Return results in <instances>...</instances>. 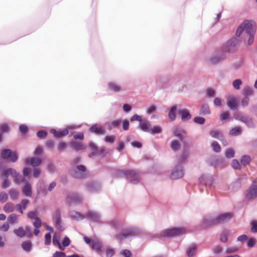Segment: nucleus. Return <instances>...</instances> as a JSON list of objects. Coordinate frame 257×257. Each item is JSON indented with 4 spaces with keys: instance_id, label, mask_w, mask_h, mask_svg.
Instances as JSON below:
<instances>
[{
    "instance_id": "obj_20",
    "label": "nucleus",
    "mask_w": 257,
    "mask_h": 257,
    "mask_svg": "<svg viewBox=\"0 0 257 257\" xmlns=\"http://www.w3.org/2000/svg\"><path fill=\"white\" fill-rule=\"evenodd\" d=\"M151 127V124L150 122L147 120H143L139 123L137 128L140 129L144 132L149 133Z\"/></svg>"
},
{
    "instance_id": "obj_4",
    "label": "nucleus",
    "mask_w": 257,
    "mask_h": 257,
    "mask_svg": "<svg viewBox=\"0 0 257 257\" xmlns=\"http://www.w3.org/2000/svg\"><path fill=\"white\" fill-rule=\"evenodd\" d=\"M234 117L235 119L244 123L248 128H254L255 127L253 118L246 114L238 112L234 114Z\"/></svg>"
},
{
    "instance_id": "obj_44",
    "label": "nucleus",
    "mask_w": 257,
    "mask_h": 257,
    "mask_svg": "<svg viewBox=\"0 0 257 257\" xmlns=\"http://www.w3.org/2000/svg\"><path fill=\"white\" fill-rule=\"evenodd\" d=\"M228 231L224 230L221 232L220 235V240L224 243H226L228 241Z\"/></svg>"
},
{
    "instance_id": "obj_29",
    "label": "nucleus",
    "mask_w": 257,
    "mask_h": 257,
    "mask_svg": "<svg viewBox=\"0 0 257 257\" xmlns=\"http://www.w3.org/2000/svg\"><path fill=\"white\" fill-rule=\"evenodd\" d=\"M209 134L212 138L218 139L220 141H223L224 140V136L222 132L219 130H211Z\"/></svg>"
},
{
    "instance_id": "obj_58",
    "label": "nucleus",
    "mask_w": 257,
    "mask_h": 257,
    "mask_svg": "<svg viewBox=\"0 0 257 257\" xmlns=\"http://www.w3.org/2000/svg\"><path fill=\"white\" fill-rule=\"evenodd\" d=\"M19 131L22 134L26 135L28 131V127L25 124H21L19 126Z\"/></svg>"
},
{
    "instance_id": "obj_43",
    "label": "nucleus",
    "mask_w": 257,
    "mask_h": 257,
    "mask_svg": "<svg viewBox=\"0 0 257 257\" xmlns=\"http://www.w3.org/2000/svg\"><path fill=\"white\" fill-rule=\"evenodd\" d=\"M37 190L39 193L46 195L47 193V189L46 188L45 185L43 183H40L37 185Z\"/></svg>"
},
{
    "instance_id": "obj_26",
    "label": "nucleus",
    "mask_w": 257,
    "mask_h": 257,
    "mask_svg": "<svg viewBox=\"0 0 257 257\" xmlns=\"http://www.w3.org/2000/svg\"><path fill=\"white\" fill-rule=\"evenodd\" d=\"M87 188L90 192L94 193L99 190L100 186L97 183L90 182L87 184Z\"/></svg>"
},
{
    "instance_id": "obj_56",
    "label": "nucleus",
    "mask_w": 257,
    "mask_h": 257,
    "mask_svg": "<svg viewBox=\"0 0 257 257\" xmlns=\"http://www.w3.org/2000/svg\"><path fill=\"white\" fill-rule=\"evenodd\" d=\"M47 135V132L44 130H41L38 131L37 133V137L40 139L45 138Z\"/></svg>"
},
{
    "instance_id": "obj_2",
    "label": "nucleus",
    "mask_w": 257,
    "mask_h": 257,
    "mask_svg": "<svg viewBox=\"0 0 257 257\" xmlns=\"http://www.w3.org/2000/svg\"><path fill=\"white\" fill-rule=\"evenodd\" d=\"M244 32L247 36L254 35L255 30L252 25L248 21L242 23L237 29L236 35L239 37L241 34Z\"/></svg>"
},
{
    "instance_id": "obj_42",
    "label": "nucleus",
    "mask_w": 257,
    "mask_h": 257,
    "mask_svg": "<svg viewBox=\"0 0 257 257\" xmlns=\"http://www.w3.org/2000/svg\"><path fill=\"white\" fill-rule=\"evenodd\" d=\"M227 104L231 110H235L237 109V103L236 100L233 98L228 100Z\"/></svg>"
},
{
    "instance_id": "obj_13",
    "label": "nucleus",
    "mask_w": 257,
    "mask_h": 257,
    "mask_svg": "<svg viewBox=\"0 0 257 257\" xmlns=\"http://www.w3.org/2000/svg\"><path fill=\"white\" fill-rule=\"evenodd\" d=\"M103 246V242L99 239L95 238L92 239V243L90 245V247L93 250L95 251L99 254H100L101 252L102 251Z\"/></svg>"
},
{
    "instance_id": "obj_49",
    "label": "nucleus",
    "mask_w": 257,
    "mask_h": 257,
    "mask_svg": "<svg viewBox=\"0 0 257 257\" xmlns=\"http://www.w3.org/2000/svg\"><path fill=\"white\" fill-rule=\"evenodd\" d=\"M211 147L214 152L219 153L221 151V147L218 142L214 141L211 144Z\"/></svg>"
},
{
    "instance_id": "obj_16",
    "label": "nucleus",
    "mask_w": 257,
    "mask_h": 257,
    "mask_svg": "<svg viewBox=\"0 0 257 257\" xmlns=\"http://www.w3.org/2000/svg\"><path fill=\"white\" fill-rule=\"evenodd\" d=\"M53 219L55 221V224L56 227L59 229L61 231H63L64 228L62 226V219L61 216V213L58 209H57L54 214Z\"/></svg>"
},
{
    "instance_id": "obj_57",
    "label": "nucleus",
    "mask_w": 257,
    "mask_h": 257,
    "mask_svg": "<svg viewBox=\"0 0 257 257\" xmlns=\"http://www.w3.org/2000/svg\"><path fill=\"white\" fill-rule=\"evenodd\" d=\"M130 120L131 122L138 121L141 122L143 120L142 119V117L141 115L135 114L131 117Z\"/></svg>"
},
{
    "instance_id": "obj_27",
    "label": "nucleus",
    "mask_w": 257,
    "mask_h": 257,
    "mask_svg": "<svg viewBox=\"0 0 257 257\" xmlns=\"http://www.w3.org/2000/svg\"><path fill=\"white\" fill-rule=\"evenodd\" d=\"M86 217L94 221L98 222L100 220V215L98 212L89 211L86 213Z\"/></svg>"
},
{
    "instance_id": "obj_31",
    "label": "nucleus",
    "mask_w": 257,
    "mask_h": 257,
    "mask_svg": "<svg viewBox=\"0 0 257 257\" xmlns=\"http://www.w3.org/2000/svg\"><path fill=\"white\" fill-rule=\"evenodd\" d=\"M197 246L192 245L188 247L186 249V254L188 257H193L196 253Z\"/></svg>"
},
{
    "instance_id": "obj_46",
    "label": "nucleus",
    "mask_w": 257,
    "mask_h": 257,
    "mask_svg": "<svg viewBox=\"0 0 257 257\" xmlns=\"http://www.w3.org/2000/svg\"><path fill=\"white\" fill-rule=\"evenodd\" d=\"M162 133V128L160 126H155L151 127L149 133L153 135L161 134Z\"/></svg>"
},
{
    "instance_id": "obj_10",
    "label": "nucleus",
    "mask_w": 257,
    "mask_h": 257,
    "mask_svg": "<svg viewBox=\"0 0 257 257\" xmlns=\"http://www.w3.org/2000/svg\"><path fill=\"white\" fill-rule=\"evenodd\" d=\"M184 175V171L181 165H176L172 170L171 178L173 180H177L183 177Z\"/></svg>"
},
{
    "instance_id": "obj_55",
    "label": "nucleus",
    "mask_w": 257,
    "mask_h": 257,
    "mask_svg": "<svg viewBox=\"0 0 257 257\" xmlns=\"http://www.w3.org/2000/svg\"><path fill=\"white\" fill-rule=\"evenodd\" d=\"M231 166L234 169L239 170L240 169L241 166L238 162L236 159H233L232 161Z\"/></svg>"
},
{
    "instance_id": "obj_45",
    "label": "nucleus",
    "mask_w": 257,
    "mask_h": 257,
    "mask_svg": "<svg viewBox=\"0 0 257 257\" xmlns=\"http://www.w3.org/2000/svg\"><path fill=\"white\" fill-rule=\"evenodd\" d=\"M1 178L3 180V182L2 185V188L4 189L8 188L10 185L8 177L5 175H3V173H1Z\"/></svg>"
},
{
    "instance_id": "obj_39",
    "label": "nucleus",
    "mask_w": 257,
    "mask_h": 257,
    "mask_svg": "<svg viewBox=\"0 0 257 257\" xmlns=\"http://www.w3.org/2000/svg\"><path fill=\"white\" fill-rule=\"evenodd\" d=\"M108 87L110 90L115 92H118L121 90V87L113 82H110L108 83Z\"/></svg>"
},
{
    "instance_id": "obj_12",
    "label": "nucleus",
    "mask_w": 257,
    "mask_h": 257,
    "mask_svg": "<svg viewBox=\"0 0 257 257\" xmlns=\"http://www.w3.org/2000/svg\"><path fill=\"white\" fill-rule=\"evenodd\" d=\"M257 197V181L255 180L250 185L249 189L246 194L247 199H252Z\"/></svg>"
},
{
    "instance_id": "obj_9",
    "label": "nucleus",
    "mask_w": 257,
    "mask_h": 257,
    "mask_svg": "<svg viewBox=\"0 0 257 257\" xmlns=\"http://www.w3.org/2000/svg\"><path fill=\"white\" fill-rule=\"evenodd\" d=\"M225 57V53L223 50H218L212 54L209 59V61L212 64H216L222 61Z\"/></svg>"
},
{
    "instance_id": "obj_32",
    "label": "nucleus",
    "mask_w": 257,
    "mask_h": 257,
    "mask_svg": "<svg viewBox=\"0 0 257 257\" xmlns=\"http://www.w3.org/2000/svg\"><path fill=\"white\" fill-rule=\"evenodd\" d=\"M170 79L168 77L161 78L157 81L158 85H160V88L165 89L168 86Z\"/></svg>"
},
{
    "instance_id": "obj_52",
    "label": "nucleus",
    "mask_w": 257,
    "mask_h": 257,
    "mask_svg": "<svg viewBox=\"0 0 257 257\" xmlns=\"http://www.w3.org/2000/svg\"><path fill=\"white\" fill-rule=\"evenodd\" d=\"M234 151L232 149H228L225 152V157L227 158H232L234 156Z\"/></svg>"
},
{
    "instance_id": "obj_8",
    "label": "nucleus",
    "mask_w": 257,
    "mask_h": 257,
    "mask_svg": "<svg viewBox=\"0 0 257 257\" xmlns=\"http://www.w3.org/2000/svg\"><path fill=\"white\" fill-rule=\"evenodd\" d=\"M1 157L4 160L10 159L11 162H16L18 159V156L16 152H13L9 149H5L2 150Z\"/></svg>"
},
{
    "instance_id": "obj_30",
    "label": "nucleus",
    "mask_w": 257,
    "mask_h": 257,
    "mask_svg": "<svg viewBox=\"0 0 257 257\" xmlns=\"http://www.w3.org/2000/svg\"><path fill=\"white\" fill-rule=\"evenodd\" d=\"M241 186V180L240 179H238L236 181L232 182L229 185V189L231 191L234 192L238 190Z\"/></svg>"
},
{
    "instance_id": "obj_22",
    "label": "nucleus",
    "mask_w": 257,
    "mask_h": 257,
    "mask_svg": "<svg viewBox=\"0 0 257 257\" xmlns=\"http://www.w3.org/2000/svg\"><path fill=\"white\" fill-rule=\"evenodd\" d=\"M89 131L97 135H101L104 133L105 130L102 126H98L97 124L92 125L90 128Z\"/></svg>"
},
{
    "instance_id": "obj_1",
    "label": "nucleus",
    "mask_w": 257,
    "mask_h": 257,
    "mask_svg": "<svg viewBox=\"0 0 257 257\" xmlns=\"http://www.w3.org/2000/svg\"><path fill=\"white\" fill-rule=\"evenodd\" d=\"M141 232V230L138 227L132 226L125 229L119 234H116L114 238L118 241L122 240L131 237L136 236Z\"/></svg>"
},
{
    "instance_id": "obj_17",
    "label": "nucleus",
    "mask_w": 257,
    "mask_h": 257,
    "mask_svg": "<svg viewBox=\"0 0 257 257\" xmlns=\"http://www.w3.org/2000/svg\"><path fill=\"white\" fill-rule=\"evenodd\" d=\"M3 175H5L9 178V176H11L14 179V181L17 182L18 181V177H19V173L16 170L13 168L7 169L2 172Z\"/></svg>"
},
{
    "instance_id": "obj_50",
    "label": "nucleus",
    "mask_w": 257,
    "mask_h": 257,
    "mask_svg": "<svg viewBox=\"0 0 257 257\" xmlns=\"http://www.w3.org/2000/svg\"><path fill=\"white\" fill-rule=\"evenodd\" d=\"M9 194L11 199L13 200L18 198V192L15 189H11L9 190Z\"/></svg>"
},
{
    "instance_id": "obj_28",
    "label": "nucleus",
    "mask_w": 257,
    "mask_h": 257,
    "mask_svg": "<svg viewBox=\"0 0 257 257\" xmlns=\"http://www.w3.org/2000/svg\"><path fill=\"white\" fill-rule=\"evenodd\" d=\"M177 106L176 105H173L169 110L168 117L172 121H174L176 118V112Z\"/></svg>"
},
{
    "instance_id": "obj_62",
    "label": "nucleus",
    "mask_w": 257,
    "mask_h": 257,
    "mask_svg": "<svg viewBox=\"0 0 257 257\" xmlns=\"http://www.w3.org/2000/svg\"><path fill=\"white\" fill-rule=\"evenodd\" d=\"M120 253L124 257H132V256L131 251L128 249H122Z\"/></svg>"
},
{
    "instance_id": "obj_11",
    "label": "nucleus",
    "mask_w": 257,
    "mask_h": 257,
    "mask_svg": "<svg viewBox=\"0 0 257 257\" xmlns=\"http://www.w3.org/2000/svg\"><path fill=\"white\" fill-rule=\"evenodd\" d=\"M217 224L216 218L212 216L205 217L202 220L201 226L203 229H207Z\"/></svg>"
},
{
    "instance_id": "obj_34",
    "label": "nucleus",
    "mask_w": 257,
    "mask_h": 257,
    "mask_svg": "<svg viewBox=\"0 0 257 257\" xmlns=\"http://www.w3.org/2000/svg\"><path fill=\"white\" fill-rule=\"evenodd\" d=\"M14 233L19 237L23 238L26 236V231L23 227H19L17 229L14 230Z\"/></svg>"
},
{
    "instance_id": "obj_48",
    "label": "nucleus",
    "mask_w": 257,
    "mask_h": 257,
    "mask_svg": "<svg viewBox=\"0 0 257 257\" xmlns=\"http://www.w3.org/2000/svg\"><path fill=\"white\" fill-rule=\"evenodd\" d=\"M18 219V216L16 214L13 213V214H11V215H10L9 216V217L8 218V220L10 224H13L16 222Z\"/></svg>"
},
{
    "instance_id": "obj_36",
    "label": "nucleus",
    "mask_w": 257,
    "mask_h": 257,
    "mask_svg": "<svg viewBox=\"0 0 257 257\" xmlns=\"http://www.w3.org/2000/svg\"><path fill=\"white\" fill-rule=\"evenodd\" d=\"M71 146L72 148L76 152L79 150H84L85 149V147L84 146V145L76 142H71Z\"/></svg>"
},
{
    "instance_id": "obj_7",
    "label": "nucleus",
    "mask_w": 257,
    "mask_h": 257,
    "mask_svg": "<svg viewBox=\"0 0 257 257\" xmlns=\"http://www.w3.org/2000/svg\"><path fill=\"white\" fill-rule=\"evenodd\" d=\"M123 174L127 180L131 183L137 184L140 181L139 174L134 170H126L124 172Z\"/></svg>"
},
{
    "instance_id": "obj_61",
    "label": "nucleus",
    "mask_w": 257,
    "mask_h": 257,
    "mask_svg": "<svg viewBox=\"0 0 257 257\" xmlns=\"http://www.w3.org/2000/svg\"><path fill=\"white\" fill-rule=\"evenodd\" d=\"M51 241V235L50 233H47L45 236V244L49 245Z\"/></svg>"
},
{
    "instance_id": "obj_14",
    "label": "nucleus",
    "mask_w": 257,
    "mask_h": 257,
    "mask_svg": "<svg viewBox=\"0 0 257 257\" xmlns=\"http://www.w3.org/2000/svg\"><path fill=\"white\" fill-rule=\"evenodd\" d=\"M233 216V214L230 212H226L218 215L216 218L217 224H221L228 221Z\"/></svg>"
},
{
    "instance_id": "obj_5",
    "label": "nucleus",
    "mask_w": 257,
    "mask_h": 257,
    "mask_svg": "<svg viewBox=\"0 0 257 257\" xmlns=\"http://www.w3.org/2000/svg\"><path fill=\"white\" fill-rule=\"evenodd\" d=\"M70 174L74 178L82 179L86 176V168L82 165H79L75 168H71L69 171Z\"/></svg>"
},
{
    "instance_id": "obj_53",
    "label": "nucleus",
    "mask_w": 257,
    "mask_h": 257,
    "mask_svg": "<svg viewBox=\"0 0 257 257\" xmlns=\"http://www.w3.org/2000/svg\"><path fill=\"white\" fill-rule=\"evenodd\" d=\"M229 117V113L228 111H224L220 115V120L223 122Z\"/></svg>"
},
{
    "instance_id": "obj_38",
    "label": "nucleus",
    "mask_w": 257,
    "mask_h": 257,
    "mask_svg": "<svg viewBox=\"0 0 257 257\" xmlns=\"http://www.w3.org/2000/svg\"><path fill=\"white\" fill-rule=\"evenodd\" d=\"M242 128L240 126H237L232 128L229 132L230 135L233 136H237L241 134Z\"/></svg>"
},
{
    "instance_id": "obj_59",
    "label": "nucleus",
    "mask_w": 257,
    "mask_h": 257,
    "mask_svg": "<svg viewBox=\"0 0 257 257\" xmlns=\"http://www.w3.org/2000/svg\"><path fill=\"white\" fill-rule=\"evenodd\" d=\"M194 121L199 124H203L205 121V119L202 117L196 116L194 118Z\"/></svg>"
},
{
    "instance_id": "obj_63",
    "label": "nucleus",
    "mask_w": 257,
    "mask_h": 257,
    "mask_svg": "<svg viewBox=\"0 0 257 257\" xmlns=\"http://www.w3.org/2000/svg\"><path fill=\"white\" fill-rule=\"evenodd\" d=\"M251 225V231L252 232L256 233L257 232V221H252L250 223Z\"/></svg>"
},
{
    "instance_id": "obj_19",
    "label": "nucleus",
    "mask_w": 257,
    "mask_h": 257,
    "mask_svg": "<svg viewBox=\"0 0 257 257\" xmlns=\"http://www.w3.org/2000/svg\"><path fill=\"white\" fill-rule=\"evenodd\" d=\"M189 145L183 147V150L182 154L178 158V162L179 163H185L189 157V153L188 150Z\"/></svg>"
},
{
    "instance_id": "obj_35",
    "label": "nucleus",
    "mask_w": 257,
    "mask_h": 257,
    "mask_svg": "<svg viewBox=\"0 0 257 257\" xmlns=\"http://www.w3.org/2000/svg\"><path fill=\"white\" fill-rule=\"evenodd\" d=\"M121 122V119H117L112 121L108 125V129L111 130L113 128H118Z\"/></svg>"
},
{
    "instance_id": "obj_47",
    "label": "nucleus",
    "mask_w": 257,
    "mask_h": 257,
    "mask_svg": "<svg viewBox=\"0 0 257 257\" xmlns=\"http://www.w3.org/2000/svg\"><path fill=\"white\" fill-rule=\"evenodd\" d=\"M4 210L6 212H12L14 210V207L11 203H6L4 207Z\"/></svg>"
},
{
    "instance_id": "obj_41",
    "label": "nucleus",
    "mask_w": 257,
    "mask_h": 257,
    "mask_svg": "<svg viewBox=\"0 0 257 257\" xmlns=\"http://www.w3.org/2000/svg\"><path fill=\"white\" fill-rule=\"evenodd\" d=\"M250 162L251 158L249 155H243L241 158L240 163L244 166L248 165Z\"/></svg>"
},
{
    "instance_id": "obj_3",
    "label": "nucleus",
    "mask_w": 257,
    "mask_h": 257,
    "mask_svg": "<svg viewBox=\"0 0 257 257\" xmlns=\"http://www.w3.org/2000/svg\"><path fill=\"white\" fill-rule=\"evenodd\" d=\"M186 229L183 227H172L163 230L161 233V236L165 237L178 236L185 233Z\"/></svg>"
},
{
    "instance_id": "obj_54",
    "label": "nucleus",
    "mask_w": 257,
    "mask_h": 257,
    "mask_svg": "<svg viewBox=\"0 0 257 257\" xmlns=\"http://www.w3.org/2000/svg\"><path fill=\"white\" fill-rule=\"evenodd\" d=\"M241 84L242 81L241 79H237L233 81L232 85L235 89L238 90L240 89V86L241 85Z\"/></svg>"
},
{
    "instance_id": "obj_18",
    "label": "nucleus",
    "mask_w": 257,
    "mask_h": 257,
    "mask_svg": "<svg viewBox=\"0 0 257 257\" xmlns=\"http://www.w3.org/2000/svg\"><path fill=\"white\" fill-rule=\"evenodd\" d=\"M41 163L42 159L38 157L27 158L25 161V165H30L34 167L39 166Z\"/></svg>"
},
{
    "instance_id": "obj_37",
    "label": "nucleus",
    "mask_w": 257,
    "mask_h": 257,
    "mask_svg": "<svg viewBox=\"0 0 257 257\" xmlns=\"http://www.w3.org/2000/svg\"><path fill=\"white\" fill-rule=\"evenodd\" d=\"M211 113L209 107L207 104L202 105L199 111L200 115L209 114Z\"/></svg>"
},
{
    "instance_id": "obj_25",
    "label": "nucleus",
    "mask_w": 257,
    "mask_h": 257,
    "mask_svg": "<svg viewBox=\"0 0 257 257\" xmlns=\"http://www.w3.org/2000/svg\"><path fill=\"white\" fill-rule=\"evenodd\" d=\"M179 113L181 116V120L183 121L188 120L191 118V115L187 109H182L179 110Z\"/></svg>"
},
{
    "instance_id": "obj_6",
    "label": "nucleus",
    "mask_w": 257,
    "mask_h": 257,
    "mask_svg": "<svg viewBox=\"0 0 257 257\" xmlns=\"http://www.w3.org/2000/svg\"><path fill=\"white\" fill-rule=\"evenodd\" d=\"M239 43V41L236 38L233 37L223 45L222 50L224 52H234L237 49V45H238Z\"/></svg>"
},
{
    "instance_id": "obj_51",
    "label": "nucleus",
    "mask_w": 257,
    "mask_h": 257,
    "mask_svg": "<svg viewBox=\"0 0 257 257\" xmlns=\"http://www.w3.org/2000/svg\"><path fill=\"white\" fill-rule=\"evenodd\" d=\"M171 147L173 151H176L180 148V144L177 141H173L171 144Z\"/></svg>"
},
{
    "instance_id": "obj_23",
    "label": "nucleus",
    "mask_w": 257,
    "mask_h": 257,
    "mask_svg": "<svg viewBox=\"0 0 257 257\" xmlns=\"http://www.w3.org/2000/svg\"><path fill=\"white\" fill-rule=\"evenodd\" d=\"M67 199L72 203L77 204L81 202L82 201L83 198L81 195L74 193L68 196Z\"/></svg>"
},
{
    "instance_id": "obj_15",
    "label": "nucleus",
    "mask_w": 257,
    "mask_h": 257,
    "mask_svg": "<svg viewBox=\"0 0 257 257\" xmlns=\"http://www.w3.org/2000/svg\"><path fill=\"white\" fill-rule=\"evenodd\" d=\"M201 184L208 187H211L213 182V178L211 175L205 174L202 175L199 179Z\"/></svg>"
},
{
    "instance_id": "obj_40",
    "label": "nucleus",
    "mask_w": 257,
    "mask_h": 257,
    "mask_svg": "<svg viewBox=\"0 0 257 257\" xmlns=\"http://www.w3.org/2000/svg\"><path fill=\"white\" fill-rule=\"evenodd\" d=\"M22 248L27 252H30L32 248V244L30 241H24L22 243Z\"/></svg>"
},
{
    "instance_id": "obj_60",
    "label": "nucleus",
    "mask_w": 257,
    "mask_h": 257,
    "mask_svg": "<svg viewBox=\"0 0 257 257\" xmlns=\"http://www.w3.org/2000/svg\"><path fill=\"white\" fill-rule=\"evenodd\" d=\"M33 225L35 228H39L41 226V220L39 217H36Z\"/></svg>"
},
{
    "instance_id": "obj_21",
    "label": "nucleus",
    "mask_w": 257,
    "mask_h": 257,
    "mask_svg": "<svg viewBox=\"0 0 257 257\" xmlns=\"http://www.w3.org/2000/svg\"><path fill=\"white\" fill-rule=\"evenodd\" d=\"M50 133L57 138H60L67 136L69 134V131L67 128H64L62 130L57 131L52 128L50 130Z\"/></svg>"
},
{
    "instance_id": "obj_33",
    "label": "nucleus",
    "mask_w": 257,
    "mask_h": 257,
    "mask_svg": "<svg viewBox=\"0 0 257 257\" xmlns=\"http://www.w3.org/2000/svg\"><path fill=\"white\" fill-rule=\"evenodd\" d=\"M70 216L72 219L77 221L82 220L84 218L82 214L75 211H71Z\"/></svg>"
},
{
    "instance_id": "obj_24",
    "label": "nucleus",
    "mask_w": 257,
    "mask_h": 257,
    "mask_svg": "<svg viewBox=\"0 0 257 257\" xmlns=\"http://www.w3.org/2000/svg\"><path fill=\"white\" fill-rule=\"evenodd\" d=\"M22 192L27 197H31L32 195V187L31 183L27 182L22 188Z\"/></svg>"
},
{
    "instance_id": "obj_64",
    "label": "nucleus",
    "mask_w": 257,
    "mask_h": 257,
    "mask_svg": "<svg viewBox=\"0 0 257 257\" xmlns=\"http://www.w3.org/2000/svg\"><path fill=\"white\" fill-rule=\"evenodd\" d=\"M115 253V250L113 248H107L106 249V257H112Z\"/></svg>"
}]
</instances>
